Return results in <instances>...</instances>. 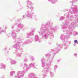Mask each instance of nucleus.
Listing matches in <instances>:
<instances>
[{"label":"nucleus","mask_w":78,"mask_h":78,"mask_svg":"<svg viewBox=\"0 0 78 78\" xmlns=\"http://www.w3.org/2000/svg\"><path fill=\"white\" fill-rule=\"evenodd\" d=\"M54 58V55L53 56L51 59L49 58L48 60V62L46 65H45V58L44 57H42L41 59V61L42 63L41 67L44 68V69L42 71V72L44 73L43 78H45L47 76V73H48V72L49 71L50 67L51 66L52 59H53Z\"/></svg>","instance_id":"1"},{"label":"nucleus","mask_w":78,"mask_h":78,"mask_svg":"<svg viewBox=\"0 0 78 78\" xmlns=\"http://www.w3.org/2000/svg\"><path fill=\"white\" fill-rule=\"evenodd\" d=\"M48 28L45 27V26H42L41 28V29L40 31L38 32V33L39 34V35L41 36L42 35V37L45 39H47L48 37V36H50V38H53V34L52 33L53 31L48 30Z\"/></svg>","instance_id":"2"},{"label":"nucleus","mask_w":78,"mask_h":78,"mask_svg":"<svg viewBox=\"0 0 78 78\" xmlns=\"http://www.w3.org/2000/svg\"><path fill=\"white\" fill-rule=\"evenodd\" d=\"M24 67L23 68V71H18L17 73V75L14 76L13 78H23L25 73L28 70L30 69L29 66H28V64L26 63L24 64Z\"/></svg>","instance_id":"3"},{"label":"nucleus","mask_w":78,"mask_h":78,"mask_svg":"<svg viewBox=\"0 0 78 78\" xmlns=\"http://www.w3.org/2000/svg\"><path fill=\"white\" fill-rule=\"evenodd\" d=\"M17 24H18L17 25V29L16 30H12L11 31L12 36L13 39L17 37V34H19L20 30H24L25 29V25L19 22H18Z\"/></svg>","instance_id":"4"},{"label":"nucleus","mask_w":78,"mask_h":78,"mask_svg":"<svg viewBox=\"0 0 78 78\" xmlns=\"http://www.w3.org/2000/svg\"><path fill=\"white\" fill-rule=\"evenodd\" d=\"M23 39L21 37L16 38L14 41V43L16 44L13 45V48L16 49L20 48L22 42H23Z\"/></svg>","instance_id":"5"},{"label":"nucleus","mask_w":78,"mask_h":78,"mask_svg":"<svg viewBox=\"0 0 78 78\" xmlns=\"http://www.w3.org/2000/svg\"><path fill=\"white\" fill-rule=\"evenodd\" d=\"M52 24H53V23H50V21H48L46 23V26L45 25H42V26H45V28H47V30L55 31V30H57L58 28V27L57 26H55L54 28L51 27V25H52Z\"/></svg>","instance_id":"6"},{"label":"nucleus","mask_w":78,"mask_h":78,"mask_svg":"<svg viewBox=\"0 0 78 78\" xmlns=\"http://www.w3.org/2000/svg\"><path fill=\"white\" fill-rule=\"evenodd\" d=\"M26 16L29 19H32L33 18H36V15H34V13L33 12L31 13V12L30 10H27Z\"/></svg>","instance_id":"7"},{"label":"nucleus","mask_w":78,"mask_h":78,"mask_svg":"<svg viewBox=\"0 0 78 78\" xmlns=\"http://www.w3.org/2000/svg\"><path fill=\"white\" fill-rule=\"evenodd\" d=\"M57 47L54 48V49L52 50V51L54 55H55L56 54V53H58L59 51H60V48H62V45L60 44H57Z\"/></svg>","instance_id":"8"},{"label":"nucleus","mask_w":78,"mask_h":78,"mask_svg":"<svg viewBox=\"0 0 78 78\" xmlns=\"http://www.w3.org/2000/svg\"><path fill=\"white\" fill-rule=\"evenodd\" d=\"M78 9H77L76 6L75 5L72 6V8H71V9H70L69 12L68 13V14H78V11H77Z\"/></svg>","instance_id":"9"},{"label":"nucleus","mask_w":78,"mask_h":78,"mask_svg":"<svg viewBox=\"0 0 78 78\" xmlns=\"http://www.w3.org/2000/svg\"><path fill=\"white\" fill-rule=\"evenodd\" d=\"M22 48L21 49H17V50L16 51V55L18 57H21L22 55L23 54V51L22 50Z\"/></svg>","instance_id":"10"},{"label":"nucleus","mask_w":78,"mask_h":78,"mask_svg":"<svg viewBox=\"0 0 78 78\" xmlns=\"http://www.w3.org/2000/svg\"><path fill=\"white\" fill-rule=\"evenodd\" d=\"M63 31L64 34H66V37H65L66 38V39H69L70 38V35H72V33L71 32L67 30H63Z\"/></svg>","instance_id":"11"},{"label":"nucleus","mask_w":78,"mask_h":78,"mask_svg":"<svg viewBox=\"0 0 78 78\" xmlns=\"http://www.w3.org/2000/svg\"><path fill=\"white\" fill-rule=\"evenodd\" d=\"M71 43V41H66V42H63V44L64 45V49L65 50H67L68 48V44H70Z\"/></svg>","instance_id":"12"},{"label":"nucleus","mask_w":78,"mask_h":78,"mask_svg":"<svg viewBox=\"0 0 78 78\" xmlns=\"http://www.w3.org/2000/svg\"><path fill=\"white\" fill-rule=\"evenodd\" d=\"M66 37H67V36H65L63 34H61L60 37V39H61L62 41L63 42H66V41H65V39H67Z\"/></svg>","instance_id":"13"},{"label":"nucleus","mask_w":78,"mask_h":78,"mask_svg":"<svg viewBox=\"0 0 78 78\" xmlns=\"http://www.w3.org/2000/svg\"><path fill=\"white\" fill-rule=\"evenodd\" d=\"M77 22H78L77 21L75 20H74V22H73L70 24L69 27V28H73L75 26V23H76Z\"/></svg>","instance_id":"14"},{"label":"nucleus","mask_w":78,"mask_h":78,"mask_svg":"<svg viewBox=\"0 0 78 78\" xmlns=\"http://www.w3.org/2000/svg\"><path fill=\"white\" fill-rule=\"evenodd\" d=\"M62 23L63 24V25L62 26L63 29H67V25H68V23H67V22H65L64 23V22H62Z\"/></svg>","instance_id":"15"},{"label":"nucleus","mask_w":78,"mask_h":78,"mask_svg":"<svg viewBox=\"0 0 78 78\" xmlns=\"http://www.w3.org/2000/svg\"><path fill=\"white\" fill-rule=\"evenodd\" d=\"M34 39L36 42H41V41L39 39V37L37 35L35 36Z\"/></svg>","instance_id":"16"},{"label":"nucleus","mask_w":78,"mask_h":78,"mask_svg":"<svg viewBox=\"0 0 78 78\" xmlns=\"http://www.w3.org/2000/svg\"><path fill=\"white\" fill-rule=\"evenodd\" d=\"M68 14H64V16L66 15V18L68 20H71V19H73V16H71V15H68Z\"/></svg>","instance_id":"17"},{"label":"nucleus","mask_w":78,"mask_h":78,"mask_svg":"<svg viewBox=\"0 0 78 78\" xmlns=\"http://www.w3.org/2000/svg\"><path fill=\"white\" fill-rule=\"evenodd\" d=\"M27 7H28V6H31L32 5L33 3H32V2H31L29 0H27Z\"/></svg>","instance_id":"18"},{"label":"nucleus","mask_w":78,"mask_h":78,"mask_svg":"<svg viewBox=\"0 0 78 78\" xmlns=\"http://www.w3.org/2000/svg\"><path fill=\"white\" fill-rule=\"evenodd\" d=\"M48 1L52 4H55L56 2H58V0H48Z\"/></svg>","instance_id":"19"},{"label":"nucleus","mask_w":78,"mask_h":78,"mask_svg":"<svg viewBox=\"0 0 78 78\" xmlns=\"http://www.w3.org/2000/svg\"><path fill=\"white\" fill-rule=\"evenodd\" d=\"M0 68L1 69H5V67H6V65L4 64L3 63H1L0 64Z\"/></svg>","instance_id":"20"},{"label":"nucleus","mask_w":78,"mask_h":78,"mask_svg":"<svg viewBox=\"0 0 78 78\" xmlns=\"http://www.w3.org/2000/svg\"><path fill=\"white\" fill-rule=\"evenodd\" d=\"M10 62L11 64V65H15L16 64V63H17V62H16L15 60H12Z\"/></svg>","instance_id":"21"},{"label":"nucleus","mask_w":78,"mask_h":78,"mask_svg":"<svg viewBox=\"0 0 78 78\" xmlns=\"http://www.w3.org/2000/svg\"><path fill=\"white\" fill-rule=\"evenodd\" d=\"M35 64H36L35 63V62L30 63L29 64V66L30 67H34V68H36V67L34 66Z\"/></svg>","instance_id":"22"},{"label":"nucleus","mask_w":78,"mask_h":78,"mask_svg":"<svg viewBox=\"0 0 78 78\" xmlns=\"http://www.w3.org/2000/svg\"><path fill=\"white\" fill-rule=\"evenodd\" d=\"M27 8L28 9H31V11H33V9H34V7L33 6H30L27 7Z\"/></svg>","instance_id":"23"},{"label":"nucleus","mask_w":78,"mask_h":78,"mask_svg":"<svg viewBox=\"0 0 78 78\" xmlns=\"http://www.w3.org/2000/svg\"><path fill=\"white\" fill-rule=\"evenodd\" d=\"M28 40H26L25 41L24 43H22V42L21 45H25L26 44H28Z\"/></svg>","instance_id":"24"},{"label":"nucleus","mask_w":78,"mask_h":78,"mask_svg":"<svg viewBox=\"0 0 78 78\" xmlns=\"http://www.w3.org/2000/svg\"><path fill=\"white\" fill-rule=\"evenodd\" d=\"M4 26H3L0 27V32H4Z\"/></svg>","instance_id":"25"},{"label":"nucleus","mask_w":78,"mask_h":78,"mask_svg":"<svg viewBox=\"0 0 78 78\" xmlns=\"http://www.w3.org/2000/svg\"><path fill=\"white\" fill-rule=\"evenodd\" d=\"M50 75L51 78H53V76H54V75H55V74H54V73H53L52 72H50Z\"/></svg>","instance_id":"26"},{"label":"nucleus","mask_w":78,"mask_h":78,"mask_svg":"<svg viewBox=\"0 0 78 78\" xmlns=\"http://www.w3.org/2000/svg\"><path fill=\"white\" fill-rule=\"evenodd\" d=\"M15 73V71H11L10 73V76H13V74Z\"/></svg>","instance_id":"27"},{"label":"nucleus","mask_w":78,"mask_h":78,"mask_svg":"<svg viewBox=\"0 0 78 78\" xmlns=\"http://www.w3.org/2000/svg\"><path fill=\"white\" fill-rule=\"evenodd\" d=\"M77 1H78V0H72L70 1V3L73 4V3H75V2H76Z\"/></svg>","instance_id":"28"},{"label":"nucleus","mask_w":78,"mask_h":78,"mask_svg":"<svg viewBox=\"0 0 78 78\" xmlns=\"http://www.w3.org/2000/svg\"><path fill=\"white\" fill-rule=\"evenodd\" d=\"M30 34H29V33H28L27 34H26V36H27V38H29V37H30Z\"/></svg>","instance_id":"29"},{"label":"nucleus","mask_w":78,"mask_h":78,"mask_svg":"<svg viewBox=\"0 0 78 78\" xmlns=\"http://www.w3.org/2000/svg\"><path fill=\"white\" fill-rule=\"evenodd\" d=\"M28 61V58H27V57H24V62H27V61Z\"/></svg>","instance_id":"30"},{"label":"nucleus","mask_w":78,"mask_h":78,"mask_svg":"<svg viewBox=\"0 0 78 78\" xmlns=\"http://www.w3.org/2000/svg\"><path fill=\"white\" fill-rule=\"evenodd\" d=\"M65 19V18L63 16H62L60 18V20H62Z\"/></svg>","instance_id":"31"},{"label":"nucleus","mask_w":78,"mask_h":78,"mask_svg":"<svg viewBox=\"0 0 78 78\" xmlns=\"http://www.w3.org/2000/svg\"><path fill=\"white\" fill-rule=\"evenodd\" d=\"M29 33L30 34V36H34V34L33 33H32V32Z\"/></svg>","instance_id":"32"},{"label":"nucleus","mask_w":78,"mask_h":78,"mask_svg":"<svg viewBox=\"0 0 78 78\" xmlns=\"http://www.w3.org/2000/svg\"><path fill=\"white\" fill-rule=\"evenodd\" d=\"M57 68H58V65H55L54 67V70H56L57 69Z\"/></svg>","instance_id":"33"},{"label":"nucleus","mask_w":78,"mask_h":78,"mask_svg":"<svg viewBox=\"0 0 78 78\" xmlns=\"http://www.w3.org/2000/svg\"><path fill=\"white\" fill-rule=\"evenodd\" d=\"M33 39H30V40H28L29 43H31V42H33Z\"/></svg>","instance_id":"34"},{"label":"nucleus","mask_w":78,"mask_h":78,"mask_svg":"<svg viewBox=\"0 0 78 78\" xmlns=\"http://www.w3.org/2000/svg\"><path fill=\"white\" fill-rule=\"evenodd\" d=\"M50 55H51L50 54H48L45 55V56L46 57H49V56H50Z\"/></svg>","instance_id":"35"},{"label":"nucleus","mask_w":78,"mask_h":78,"mask_svg":"<svg viewBox=\"0 0 78 78\" xmlns=\"http://www.w3.org/2000/svg\"><path fill=\"white\" fill-rule=\"evenodd\" d=\"M30 58L31 59H32V61H34V58L33 56H31Z\"/></svg>","instance_id":"36"},{"label":"nucleus","mask_w":78,"mask_h":78,"mask_svg":"<svg viewBox=\"0 0 78 78\" xmlns=\"http://www.w3.org/2000/svg\"><path fill=\"white\" fill-rule=\"evenodd\" d=\"M38 66L37 65V63H36L35 62L34 66L35 67H36V68H35V69H37V67Z\"/></svg>","instance_id":"37"},{"label":"nucleus","mask_w":78,"mask_h":78,"mask_svg":"<svg viewBox=\"0 0 78 78\" xmlns=\"http://www.w3.org/2000/svg\"><path fill=\"white\" fill-rule=\"evenodd\" d=\"M35 29H33V30H32V33H34V32H35Z\"/></svg>","instance_id":"38"},{"label":"nucleus","mask_w":78,"mask_h":78,"mask_svg":"<svg viewBox=\"0 0 78 78\" xmlns=\"http://www.w3.org/2000/svg\"><path fill=\"white\" fill-rule=\"evenodd\" d=\"M14 27H15V26L13 25L12 26L11 28L13 30L14 28Z\"/></svg>","instance_id":"39"},{"label":"nucleus","mask_w":78,"mask_h":78,"mask_svg":"<svg viewBox=\"0 0 78 78\" xmlns=\"http://www.w3.org/2000/svg\"><path fill=\"white\" fill-rule=\"evenodd\" d=\"M78 42V41L76 40L74 41V43L76 44Z\"/></svg>","instance_id":"40"},{"label":"nucleus","mask_w":78,"mask_h":78,"mask_svg":"<svg viewBox=\"0 0 78 78\" xmlns=\"http://www.w3.org/2000/svg\"><path fill=\"white\" fill-rule=\"evenodd\" d=\"M74 56H75V57H77V54L76 53L74 54Z\"/></svg>","instance_id":"41"},{"label":"nucleus","mask_w":78,"mask_h":78,"mask_svg":"<svg viewBox=\"0 0 78 78\" xmlns=\"http://www.w3.org/2000/svg\"><path fill=\"white\" fill-rule=\"evenodd\" d=\"M58 62H60V60H57Z\"/></svg>","instance_id":"42"},{"label":"nucleus","mask_w":78,"mask_h":78,"mask_svg":"<svg viewBox=\"0 0 78 78\" xmlns=\"http://www.w3.org/2000/svg\"><path fill=\"white\" fill-rule=\"evenodd\" d=\"M23 17L24 19H25V15H23Z\"/></svg>","instance_id":"43"},{"label":"nucleus","mask_w":78,"mask_h":78,"mask_svg":"<svg viewBox=\"0 0 78 78\" xmlns=\"http://www.w3.org/2000/svg\"><path fill=\"white\" fill-rule=\"evenodd\" d=\"M6 50V48H4V49H3V50Z\"/></svg>","instance_id":"44"},{"label":"nucleus","mask_w":78,"mask_h":78,"mask_svg":"<svg viewBox=\"0 0 78 78\" xmlns=\"http://www.w3.org/2000/svg\"><path fill=\"white\" fill-rule=\"evenodd\" d=\"M20 8H21V9H22V8H23V7L21 6Z\"/></svg>","instance_id":"45"},{"label":"nucleus","mask_w":78,"mask_h":78,"mask_svg":"<svg viewBox=\"0 0 78 78\" xmlns=\"http://www.w3.org/2000/svg\"><path fill=\"white\" fill-rule=\"evenodd\" d=\"M1 78H4V76H2V77Z\"/></svg>","instance_id":"46"},{"label":"nucleus","mask_w":78,"mask_h":78,"mask_svg":"<svg viewBox=\"0 0 78 78\" xmlns=\"http://www.w3.org/2000/svg\"><path fill=\"white\" fill-rule=\"evenodd\" d=\"M75 17H78V15H75Z\"/></svg>","instance_id":"47"},{"label":"nucleus","mask_w":78,"mask_h":78,"mask_svg":"<svg viewBox=\"0 0 78 78\" xmlns=\"http://www.w3.org/2000/svg\"><path fill=\"white\" fill-rule=\"evenodd\" d=\"M5 30H6V28H5Z\"/></svg>","instance_id":"48"}]
</instances>
